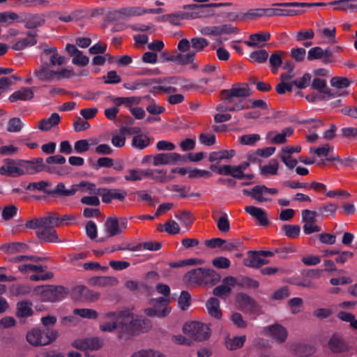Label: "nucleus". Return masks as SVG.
<instances>
[{
  "label": "nucleus",
  "mask_w": 357,
  "mask_h": 357,
  "mask_svg": "<svg viewBox=\"0 0 357 357\" xmlns=\"http://www.w3.org/2000/svg\"><path fill=\"white\" fill-rule=\"evenodd\" d=\"M119 332L117 337L129 340L142 333H146L152 328V322L148 318L131 312L130 310L119 312Z\"/></svg>",
  "instance_id": "f257e3e1"
},
{
  "label": "nucleus",
  "mask_w": 357,
  "mask_h": 357,
  "mask_svg": "<svg viewBox=\"0 0 357 357\" xmlns=\"http://www.w3.org/2000/svg\"><path fill=\"white\" fill-rule=\"evenodd\" d=\"M58 222L59 214L51 212L46 216L28 220L25 227L31 229H39L36 234L40 241L56 243L60 241L55 230Z\"/></svg>",
  "instance_id": "f03ea898"
},
{
  "label": "nucleus",
  "mask_w": 357,
  "mask_h": 357,
  "mask_svg": "<svg viewBox=\"0 0 357 357\" xmlns=\"http://www.w3.org/2000/svg\"><path fill=\"white\" fill-rule=\"evenodd\" d=\"M19 166L23 169L24 174H34L45 171L49 174H56L64 176L70 173L69 167L57 168L54 166L47 165L44 163L43 158H36L30 160H20Z\"/></svg>",
  "instance_id": "7ed1b4c3"
},
{
  "label": "nucleus",
  "mask_w": 357,
  "mask_h": 357,
  "mask_svg": "<svg viewBox=\"0 0 357 357\" xmlns=\"http://www.w3.org/2000/svg\"><path fill=\"white\" fill-rule=\"evenodd\" d=\"M58 336L59 333L55 329L34 328L27 333L26 340L33 346H45L52 343Z\"/></svg>",
  "instance_id": "20e7f679"
},
{
  "label": "nucleus",
  "mask_w": 357,
  "mask_h": 357,
  "mask_svg": "<svg viewBox=\"0 0 357 357\" xmlns=\"http://www.w3.org/2000/svg\"><path fill=\"white\" fill-rule=\"evenodd\" d=\"M34 291L40 295V298L45 302H56L65 298L69 291L61 285H42L34 289Z\"/></svg>",
  "instance_id": "39448f33"
},
{
  "label": "nucleus",
  "mask_w": 357,
  "mask_h": 357,
  "mask_svg": "<svg viewBox=\"0 0 357 357\" xmlns=\"http://www.w3.org/2000/svg\"><path fill=\"white\" fill-rule=\"evenodd\" d=\"M183 333L197 341H204L211 336V329L208 326L198 321L186 323L183 327Z\"/></svg>",
  "instance_id": "423d86ee"
},
{
  "label": "nucleus",
  "mask_w": 357,
  "mask_h": 357,
  "mask_svg": "<svg viewBox=\"0 0 357 357\" xmlns=\"http://www.w3.org/2000/svg\"><path fill=\"white\" fill-rule=\"evenodd\" d=\"M220 94L227 104L233 103L234 98H247L252 95V91L247 83L234 84L229 89H224Z\"/></svg>",
  "instance_id": "0eeeda50"
},
{
  "label": "nucleus",
  "mask_w": 357,
  "mask_h": 357,
  "mask_svg": "<svg viewBox=\"0 0 357 357\" xmlns=\"http://www.w3.org/2000/svg\"><path fill=\"white\" fill-rule=\"evenodd\" d=\"M126 218H117L115 216H110L105 222V227L108 237H113L121 234L128 226Z\"/></svg>",
  "instance_id": "6e6552de"
},
{
  "label": "nucleus",
  "mask_w": 357,
  "mask_h": 357,
  "mask_svg": "<svg viewBox=\"0 0 357 357\" xmlns=\"http://www.w3.org/2000/svg\"><path fill=\"white\" fill-rule=\"evenodd\" d=\"M169 303V298L160 297L153 301L152 307L146 308L144 312L149 317L165 318L171 312V308L168 307Z\"/></svg>",
  "instance_id": "1a4fd4ad"
},
{
  "label": "nucleus",
  "mask_w": 357,
  "mask_h": 357,
  "mask_svg": "<svg viewBox=\"0 0 357 357\" xmlns=\"http://www.w3.org/2000/svg\"><path fill=\"white\" fill-rule=\"evenodd\" d=\"M70 296L75 301H93L99 298L100 294L90 290L86 286L78 285L72 289Z\"/></svg>",
  "instance_id": "9d476101"
},
{
  "label": "nucleus",
  "mask_w": 357,
  "mask_h": 357,
  "mask_svg": "<svg viewBox=\"0 0 357 357\" xmlns=\"http://www.w3.org/2000/svg\"><path fill=\"white\" fill-rule=\"evenodd\" d=\"M178 162H186V157L177 153H161L154 155L153 164L155 166L161 165H174Z\"/></svg>",
  "instance_id": "9b49d317"
},
{
  "label": "nucleus",
  "mask_w": 357,
  "mask_h": 357,
  "mask_svg": "<svg viewBox=\"0 0 357 357\" xmlns=\"http://www.w3.org/2000/svg\"><path fill=\"white\" fill-rule=\"evenodd\" d=\"M4 165L0 167V174L15 177L24 175L23 169L19 166L20 160L6 158Z\"/></svg>",
  "instance_id": "f8f14e48"
},
{
  "label": "nucleus",
  "mask_w": 357,
  "mask_h": 357,
  "mask_svg": "<svg viewBox=\"0 0 357 357\" xmlns=\"http://www.w3.org/2000/svg\"><path fill=\"white\" fill-rule=\"evenodd\" d=\"M236 302L238 308L243 312L255 313L257 310V304L255 301L248 294L240 292L236 296Z\"/></svg>",
  "instance_id": "ddd939ff"
},
{
  "label": "nucleus",
  "mask_w": 357,
  "mask_h": 357,
  "mask_svg": "<svg viewBox=\"0 0 357 357\" xmlns=\"http://www.w3.org/2000/svg\"><path fill=\"white\" fill-rule=\"evenodd\" d=\"M201 33L207 36H220L223 33L232 34L238 33V29L231 24H222L220 26H205L201 29Z\"/></svg>",
  "instance_id": "4468645a"
},
{
  "label": "nucleus",
  "mask_w": 357,
  "mask_h": 357,
  "mask_svg": "<svg viewBox=\"0 0 357 357\" xmlns=\"http://www.w3.org/2000/svg\"><path fill=\"white\" fill-rule=\"evenodd\" d=\"M98 195L102 197V202L109 204L112 199L123 201L127 195V192L121 189L101 188L98 192Z\"/></svg>",
  "instance_id": "2eb2a0df"
},
{
  "label": "nucleus",
  "mask_w": 357,
  "mask_h": 357,
  "mask_svg": "<svg viewBox=\"0 0 357 357\" xmlns=\"http://www.w3.org/2000/svg\"><path fill=\"white\" fill-rule=\"evenodd\" d=\"M311 87L312 89L317 90L320 93H322V96H326L327 100L340 96L337 91L332 90L326 86V81L325 79L319 77H316L312 80Z\"/></svg>",
  "instance_id": "dca6fc26"
},
{
  "label": "nucleus",
  "mask_w": 357,
  "mask_h": 357,
  "mask_svg": "<svg viewBox=\"0 0 357 357\" xmlns=\"http://www.w3.org/2000/svg\"><path fill=\"white\" fill-rule=\"evenodd\" d=\"M77 192V187L75 184L70 186V188L67 189L63 183H59L54 189H50L47 195L54 197H66L74 195Z\"/></svg>",
  "instance_id": "f3484780"
},
{
  "label": "nucleus",
  "mask_w": 357,
  "mask_h": 357,
  "mask_svg": "<svg viewBox=\"0 0 357 357\" xmlns=\"http://www.w3.org/2000/svg\"><path fill=\"white\" fill-rule=\"evenodd\" d=\"M26 38L19 39L16 42L12 43L11 48L16 51H20L27 47H31L37 44V33L36 32H26Z\"/></svg>",
  "instance_id": "a211bd4d"
},
{
  "label": "nucleus",
  "mask_w": 357,
  "mask_h": 357,
  "mask_svg": "<svg viewBox=\"0 0 357 357\" xmlns=\"http://www.w3.org/2000/svg\"><path fill=\"white\" fill-rule=\"evenodd\" d=\"M34 97V93L32 88L22 87L20 90L12 93L8 100L10 102H16L17 101H29Z\"/></svg>",
  "instance_id": "6ab92c4d"
},
{
  "label": "nucleus",
  "mask_w": 357,
  "mask_h": 357,
  "mask_svg": "<svg viewBox=\"0 0 357 357\" xmlns=\"http://www.w3.org/2000/svg\"><path fill=\"white\" fill-rule=\"evenodd\" d=\"M328 346L333 353H342L349 349L344 338L337 333H334L328 341Z\"/></svg>",
  "instance_id": "aec40b11"
},
{
  "label": "nucleus",
  "mask_w": 357,
  "mask_h": 357,
  "mask_svg": "<svg viewBox=\"0 0 357 357\" xmlns=\"http://www.w3.org/2000/svg\"><path fill=\"white\" fill-rule=\"evenodd\" d=\"M291 347L294 355L297 357H309L317 351L314 345L305 343L295 344Z\"/></svg>",
  "instance_id": "412c9836"
},
{
  "label": "nucleus",
  "mask_w": 357,
  "mask_h": 357,
  "mask_svg": "<svg viewBox=\"0 0 357 357\" xmlns=\"http://www.w3.org/2000/svg\"><path fill=\"white\" fill-rule=\"evenodd\" d=\"M192 54H182L179 53L176 55H168L167 52H163L161 54V57L167 61H173L178 65H187L192 63Z\"/></svg>",
  "instance_id": "4be33fe9"
},
{
  "label": "nucleus",
  "mask_w": 357,
  "mask_h": 357,
  "mask_svg": "<svg viewBox=\"0 0 357 357\" xmlns=\"http://www.w3.org/2000/svg\"><path fill=\"white\" fill-rule=\"evenodd\" d=\"M246 213L255 218L261 226H268L269 220L267 218L266 212L260 208L253 206H248L245 208Z\"/></svg>",
  "instance_id": "5701e85b"
},
{
  "label": "nucleus",
  "mask_w": 357,
  "mask_h": 357,
  "mask_svg": "<svg viewBox=\"0 0 357 357\" xmlns=\"http://www.w3.org/2000/svg\"><path fill=\"white\" fill-rule=\"evenodd\" d=\"M271 336H272L278 343H283L287 337V329L280 324H275L267 327Z\"/></svg>",
  "instance_id": "b1692460"
},
{
  "label": "nucleus",
  "mask_w": 357,
  "mask_h": 357,
  "mask_svg": "<svg viewBox=\"0 0 357 357\" xmlns=\"http://www.w3.org/2000/svg\"><path fill=\"white\" fill-rule=\"evenodd\" d=\"M162 79L160 78L142 79L136 80L132 83H124L123 87L129 90H136L144 86H148L153 84H160Z\"/></svg>",
  "instance_id": "393cba45"
},
{
  "label": "nucleus",
  "mask_w": 357,
  "mask_h": 357,
  "mask_svg": "<svg viewBox=\"0 0 357 357\" xmlns=\"http://www.w3.org/2000/svg\"><path fill=\"white\" fill-rule=\"evenodd\" d=\"M34 73L40 81L43 82H51L56 79V70L49 69L47 63L43 65L40 69H36Z\"/></svg>",
  "instance_id": "a878e982"
},
{
  "label": "nucleus",
  "mask_w": 357,
  "mask_h": 357,
  "mask_svg": "<svg viewBox=\"0 0 357 357\" xmlns=\"http://www.w3.org/2000/svg\"><path fill=\"white\" fill-rule=\"evenodd\" d=\"M203 268H197L187 272L184 280L188 283L202 284L203 283Z\"/></svg>",
  "instance_id": "bb28decb"
},
{
  "label": "nucleus",
  "mask_w": 357,
  "mask_h": 357,
  "mask_svg": "<svg viewBox=\"0 0 357 357\" xmlns=\"http://www.w3.org/2000/svg\"><path fill=\"white\" fill-rule=\"evenodd\" d=\"M61 121V117L57 113H53L50 117L40 121L38 128L43 131H48L52 127L57 126Z\"/></svg>",
  "instance_id": "cd10ccee"
},
{
  "label": "nucleus",
  "mask_w": 357,
  "mask_h": 357,
  "mask_svg": "<svg viewBox=\"0 0 357 357\" xmlns=\"http://www.w3.org/2000/svg\"><path fill=\"white\" fill-rule=\"evenodd\" d=\"M32 303L28 301H20L17 303L16 316L18 318H26L33 314L31 309Z\"/></svg>",
  "instance_id": "c85d7f7f"
},
{
  "label": "nucleus",
  "mask_w": 357,
  "mask_h": 357,
  "mask_svg": "<svg viewBox=\"0 0 357 357\" xmlns=\"http://www.w3.org/2000/svg\"><path fill=\"white\" fill-rule=\"evenodd\" d=\"M220 275L215 270L203 268V283L204 284L215 285L220 280Z\"/></svg>",
  "instance_id": "c756f323"
},
{
  "label": "nucleus",
  "mask_w": 357,
  "mask_h": 357,
  "mask_svg": "<svg viewBox=\"0 0 357 357\" xmlns=\"http://www.w3.org/2000/svg\"><path fill=\"white\" fill-rule=\"evenodd\" d=\"M191 44L192 50L189 51L186 54H192L193 56L192 59V63L195 60V55L197 52L202 51L208 45V41L204 38L196 37L191 39Z\"/></svg>",
  "instance_id": "7c9ffc66"
},
{
  "label": "nucleus",
  "mask_w": 357,
  "mask_h": 357,
  "mask_svg": "<svg viewBox=\"0 0 357 357\" xmlns=\"http://www.w3.org/2000/svg\"><path fill=\"white\" fill-rule=\"evenodd\" d=\"M248 257L243 259V264L251 268H260V261L262 257L259 255V251H248Z\"/></svg>",
  "instance_id": "2f4dec72"
},
{
  "label": "nucleus",
  "mask_w": 357,
  "mask_h": 357,
  "mask_svg": "<svg viewBox=\"0 0 357 357\" xmlns=\"http://www.w3.org/2000/svg\"><path fill=\"white\" fill-rule=\"evenodd\" d=\"M107 317H112L116 319L114 322H105L100 326V329L103 332H112L114 330L117 331V333L119 332V312H109L107 314Z\"/></svg>",
  "instance_id": "473e14b6"
},
{
  "label": "nucleus",
  "mask_w": 357,
  "mask_h": 357,
  "mask_svg": "<svg viewBox=\"0 0 357 357\" xmlns=\"http://www.w3.org/2000/svg\"><path fill=\"white\" fill-rule=\"evenodd\" d=\"M206 307L208 314L216 319H220L222 312L220 310L219 300L215 297L209 298L206 303Z\"/></svg>",
  "instance_id": "72a5a7b5"
},
{
  "label": "nucleus",
  "mask_w": 357,
  "mask_h": 357,
  "mask_svg": "<svg viewBox=\"0 0 357 357\" xmlns=\"http://www.w3.org/2000/svg\"><path fill=\"white\" fill-rule=\"evenodd\" d=\"M44 16L42 15H31L25 19V28L29 29H36L41 26L45 23Z\"/></svg>",
  "instance_id": "f704fd0d"
},
{
  "label": "nucleus",
  "mask_w": 357,
  "mask_h": 357,
  "mask_svg": "<svg viewBox=\"0 0 357 357\" xmlns=\"http://www.w3.org/2000/svg\"><path fill=\"white\" fill-rule=\"evenodd\" d=\"M220 173H223L224 176H231L234 178H244L243 171L237 166L225 165H223L222 171H221Z\"/></svg>",
  "instance_id": "c9c22d12"
},
{
  "label": "nucleus",
  "mask_w": 357,
  "mask_h": 357,
  "mask_svg": "<svg viewBox=\"0 0 357 357\" xmlns=\"http://www.w3.org/2000/svg\"><path fill=\"white\" fill-rule=\"evenodd\" d=\"M235 155V151L231 150H222L220 151H214L209 154L208 160L210 162H220L223 159H230Z\"/></svg>",
  "instance_id": "e433bc0d"
},
{
  "label": "nucleus",
  "mask_w": 357,
  "mask_h": 357,
  "mask_svg": "<svg viewBox=\"0 0 357 357\" xmlns=\"http://www.w3.org/2000/svg\"><path fill=\"white\" fill-rule=\"evenodd\" d=\"M270 36L271 35L268 32L251 34L249 37L250 40L245 41V44L249 47H256L257 45V42H266L270 39Z\"/></svg>",
  "instance_id": "4c0bfd02"
},
{
  "label": "nucleus",
  "mask_w": 357,
  "mask_h": 357,
  "mask_svg": "<svg viewBox=\"0 0 357 357\" xmlns=\"http://www.w3.org/2000/svg\"><path fill=\"white\" fill-rule=\"evenodd\" d=\"M150 144V138L146 135H144L142 132L133 137L132 145L137 149H144Z\"/></svg>",
  "instance_id": "58836bf2"
},
{
  "label": "nucleus",
  "mask_w": 357,
  "mask_h": 357,
  "mask_svg": "<svg viewBox=\"0 0 357 357\" xmlns=\"http://www.w3.org/2000/svg\"><path fill=\"white\" fill-rule=\"evenodd\" d=\"M245 341V336H236L226 340V347L229 350H236L242 347Z\"/></svg>",
  "instance_id": "ea45409f"
},
{
  "label": "nucleus",
  "mask_w": 357,
  "mask_h": 357,
  "mask_svg": "<svg viewBox=\"0 0 357 357\" xmlns=\"http://www.w3.org/2000/svg\"><path fill=\"white\" fill-rule=\"evenodd\" d=\"M268 57V53L264 49L254 51L250 54V61L253 63H264L267 61Z\"/></svg>",
  "instance_id": "a19ab883"
},
{
  "label": "nucleus",
  "mask_w": 357,
  "mask_h": 357,
  "mask_svg": "<svg viewBox=\"0 0 357 357\" xmlns=\"http://www.w3.org/2000/svg\"><path fill=\"white\" fill-rule=\"evenodd\" d=\"M293 132L294 130L291 128H284L281 133L276 135L271 139V142L275 144H284L287 142V137L290 136Z\"/></svg>",
  "instance_id": "79ce46f5"
},
{
  "label": "nucleus",
  "mask_w": 357,
  "mask_h": 357,
  "mask_svg": "<svg viewBox=\"0 0 357 357\" xmlns=\"http://www.w3.org/2000/svg\"><path fill=\"white\" fill-rule=\"evenodd\" d=\"M261 174L263 176L275 175L278 170V162L276 160H272L268 165L261 167Z\"/></svg>",
  "instance_id": "37998d69"
},
{
  "label": "nucleus",
  "mask_w": 357,
  "mask_h": 357,
  "mask_svg": "<svg viewBox=\"0 0 357 357\" xmlns=\"http://www.w3.org/2000/svg\"><path fill=\"white\" fill-rule=\"evenodd\" d=\"M51 183L48 181H41L39 182H33L30 183L26 187V189L29 190H38L47 194V192L50 191V189L47 188L50 186Z\"/></svg>",
  "instance_id": "c03bdc74"
},
{
  "label": "nucleus",
  "mask_w": 357,
  "mask_h": 357,
  "mask_svg": "<svg viewBox=\"0 0 357 357\" xmlns=\"http://www.w3.org/2000/svg\"><path fill=\"white\" fill-rule=\"evenodd\" d=\"M23 128V123L19 117H13L9 119L7 124V131L9 132H18Z\"/></svg>",
  "instance_id": "a18cd8bd"
},
{
  "label": "nucleus",
  "mask_w": 357,
  "mask_h": 357,
  "mask_svg": "<svg viewBox=\"0 0 357 357\" xmlns=\"http://www.w3.org/2000/svg\"><path fill=\"white\" fill-rule=\"evenodd\" d=\"M282 230L284 231L286 236L289 238L298 237L301 232L300 226L297 225H284Z\"/></svg>",
  "instance_id": "49530a36"
},
{
  "label": "nucleus",
  "mask_w": 357,
  "mask_h": 357,
  "mask_svg": "<svg viewBox=\"0 0 357 357\" xmlns=\"http://www.w3.org/2000/svg\"><path fill=\"white\" fill-rule=\"evenodd\" d=\"M20 16L13 12L0 13V23L6 25L13 24L15 21H18Z\"/></svg>",
  "instance_id": "de8ad7c7"
},
{
  "label": "nucleus",
  "mask_w": 357,
  "mask_h": 357,
  "mask_svg": "<svg viewBox=\"0 0 357 357\" xmlns=\"http://www.w3.org/2000/svg\"><path fill=\"white\" fill-rule=\"evenodd\" d=\"M281 53V52H275L272 54L269 57V63L271 67V70L273 73H277L278 68L282 63Z\"/></svg>",
  "instance_id": "09e8293b"
},
{
  "label": "nucleus",
  "mask_w": 357,
  "mask_h": 357,
  "mask_svg": "<svg viewBox=\"0 0 357 357\" xmlns=\"http://www.w3.org/2000/svg\"><path fill=\"white\" fill-rule=\"evenodd\" d=\"M73 313H74V314L79 315L81 317L91 319H96L98 315V312L96 310H91V309H86V308L74 309Z\"/></svg>",
  "instance_id": "8fccbe9b"
},
{
  "label": "nucleus",
  "mask_w": 357,
  "mask_h": 357,
  "mask_svg": "<svg viewBox=\"0 0 357 357\" xmlns=\"http://www.w3.org/2000/svg\"><path fill=\"white\" fill-rule=\"evenodd\" d=\"M351 84L349 79L344 77H333L331 79V84L338 89L347 88Z\"/></svg>",
  "instance_id": "3c124183"
},
{
  "label": "nucleus",
  "mask_w": 357,
  "mask_h": 357,
  "mask_svg": "<svg viewBox=\"0 0 357 357\" xmlns=\"http://www.w3.org/2000/svg\"><path fill=\"white\" fill-rule=\"evenodd\" d=\"M236 285L239 287L243 288H257L259 285L258 281L253 280L249 277H242L238 279V282H236Z\"/></svg>",
  "instance_id": "603ef678"
},
{
  "label": "nucleus",
  "mask_w": 357,
  "mask_h": 357,
  "mask_svg": "<svg viewBox=\"0 0 357 357\" xmlns=\"http://www.w3.org/2000/svg\"><path fill=\"white\" fill-rule=\"evenodd\" d=\"M75 185H77V191L83 188L84 191H87L90 194H94L97 195H98V192L101 189V188H96V185L94 183L84 181H81L78 184H75Z\"/></svg>",
  "instance_id": "864d4df0"
},
{
  "label": "nucleus",
  "mask_w": 357,
  "mask_h": 357,
  "mask_svg": "<svg viewBox=\"0 0 357 357\" xmlns=\"http://www.w3.org/2000/svg\"><path fill=\"white\" fill-rule=\"evenodd\" d=\"M191 302L190 294L187 291H182L178 299V305L182 310H186Z\"/></svg>",
  "instance_id": "5fc2aeb1"
},
{
  "label": "nucleus",
  "mask_w": 357,
  "mask_h": 357,
  "mask_svg": "<svg viewBox=\"0 0 357 357\" xmlns=\"http://www.w3.org/2000/svg\"><path fill=\"white\" fill-rule=\"evenodd\" d=\"M337 208L338 206L337 204L329 202L319 206V211L322 213L323 216L333 215Z\"/></svg>",
  "instance_id": "6e6d98bb"
},
{
  "label": "nucleus",
  "mask_w": 357,
  "mask_h": 357,
  "mask_svg": "<svg viewBox=\"0 0 357 357\" xmlns=\"http://www.w3.org/2000/svg\"><path fill=\"white\" fill-rule=\"evenodd\" d=\"M311 80V75L305 73L302 77L298 78L292 81V83L298 89H305L310 85Z\"/></svg>",
  "instance_id": "4d7b16f0"
},
{
  "label": "nucleus",
  "mask_w": 357,
  "mask_h": 357,
  "mask_svg": "<svg viewBox=\"0 0 357 357\" xmlns=\"http://www.w3.org/2000/svg\"><path fill=\"white\" fill-rule=\"evenodd\" d=\"M199 6L202 7L197 8V11H193L196 17H207L215 14L214 10L209 9L206 4H199Z\"/></svg>",
  "instance_id": "13d9d810"
},
{
  "label": "nucleus",
  "mask_w": 357,
  "mask_h": 357,
  "mask_svg": "<svg viewBox=\"0 0 357 357\" xmlns=\"http://www.w3.org/2000/svg\"><path fill=\"white\" fill-rule=\"evenodd\" d=\"M301 215L302 222L306 224L315 222L317 221V216L318 215V213L314 211L305 209L302 211Z\"/></svg>",
  "instance_id": "bf43d9fd"
},
{
  "label": "nucleus",
  "mask_w": 357,
  "mask_h": 357,
  "mask_svg": "<svg viewBox=\"0 0 357 357\" xmlns=\"http://www.w3.org/2000/svg\"><path fill=\"white\" fill-rule=\"evenodd\" d=\"M17 212V208L13 204L6 206L2 211V218L4 220H9L13 218Z\"/></svg>",
  "instance_id": "052dcab7"
},
{
  "label": "nucleus",
  "mask_w": 357,
  "mask_h": 357,
  "mask_svg": "<svg viewBox=\"0 0 357 357\" xmlns=\"http://www.w3.org/2000/svg\"><path fill=\"white\" fill-rule=\"evenodd\" d=\"M31 287L26 284H16L12 287L13 294L16 296H25L31 292Z\"/></svg>",
  "instance_id": "680f3d73"
},
{
  "label": "nucleus",
  "mask_w": 357,
  "mask_h": 357,
  "mask_svg": "<svg viewBox=\"0 0 357 357\" xmlns=\"http://www.w3.org/2000/svg\"><path fill=\"white\" fill-rule=\"evenodd\" d=\"M131 357H165L160 352L153 351L152 349L140 350L135 352Z\"/></svg>",
  "instance_id": "e2e57ef3"
},
{
  "label": "nucleus",
  "mask_w": 357,
  "mask_h": 357,
  "mask_svg": "<svg viewBox=\"0 0 357 357\" xmlns=\"http://www.w3.org/2000/svg\"><path fill=\"white\" fill-rule=\"evenodd\" d=\"M21 80V77L15 75H13L9 77L0 75V86H2L4 90L8 88L10 85L15 83L16 81Z\"/></svg>",
  "instance_id": "0e129e2a"
},
{
  "label": "nucleus",
  "mask_w": 357,
  "mask_h": 357,
  "mask_svg": "<svg viewBox=\"0 0 357 357\" xmlns=\"http://www.w3.org/2000/svg\"><path fill=\"white\" fill-rule=\"evenodd\" d=\"M164 231L169 234H177L180 232V227L174 220H169L164 224Z\"/></svg>",
  "instance_id": "69168bd1"
},
{
  "label": "nucleus",
  "mask_w": 357,
  "mask_h": 357,
  "mask_svg": "<svg viewBox=\"0 0 357 357\" xmlns=\"http://www.w3.org/2000/svg\"><path fill=\"white\" fill-rule=\"evenodd\" d=\"M175 216L181 220L185 227H188L193 222V219L191 218V213L188 211H182L178 214H176Z\"/></svg>",
  "instance_id": "338daca9"
},
{
  "label": "nucleus",
  "mask_w": 357,
  "mask_h": 357,
  "mask_svg": "<svg viewBox=\"0 0 357 357\" xmlns=\"http://www.w3.org/2000/svg\"><path fill=\"white\" fill-rule=\"evenodd\" d=\"M125 287L134 293H137L143 289H146L147 287L146 284L133 280L126 281Z\"/></svg>",
  "instance_id": "774afa93"
}]
</instances>
